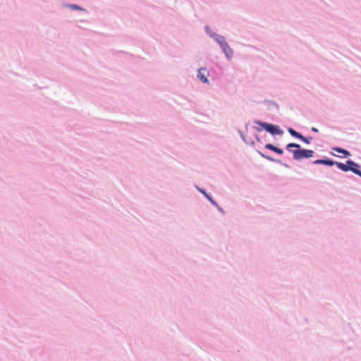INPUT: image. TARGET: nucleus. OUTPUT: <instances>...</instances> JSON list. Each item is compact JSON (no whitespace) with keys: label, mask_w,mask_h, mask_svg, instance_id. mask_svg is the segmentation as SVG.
I'll return each instance as SVG.
<instances>
[{"label":"nucleus","mask_w":361,"mask_h":361,"mask_svg":"<svg viewBox=\"0 0 361 361\" xmlns=\"http://www.w3.org/2000/svg\"><path fill=\"white\" fill-rule=\"evenodd\" d=\"M265 148L267 149L271 150V151H273V152H276V153H277L279 154H282L283 153V151L281 149L278 148V147H275L273 145L269 144V143L265 145Z\"/></svg>","instance_id":"nucleus-6"},{"label":"nucleus","mask_w":361,"mask_h":361,"mask_svg":"<svg viewBox=\"0 0 361 361\" xmlns=\"http://www.w3.org/2000/svg\"><path fill=\"white\" fill-rule=\"evenodd\" d=\"M288 133L293 137H295L298 139H300V136L302 135L301 134H300L299 133H298L297 131H295V130L292 129V128H289L288 129Z\"/></svg>","instance_id":"nucleus-11"},{"label":"nucleus","mask_w":361,"mask_h":361,"mask_svg":"<svg viewBox=\"0 0 361 361\" xmlns=\"http://www.w3.org/2000/svg\"><path fill=\"white\" fill-rule=\"evenodd\" d=\"M314 132H318L317 129L315 128H312V129Z\"/></svg>","instance_id":"nucleus-17"},{"label":"nucleus","mask_w":361,"mask_h":361,"mask_svg":"<svg viewBox=\"0 0 361 361\" xmlns=\"http://www.w3.org/2000/svg\"><path fill=\"white\" fill-rule=\"evenodd\" d=\"M336 166L342 170L343 171H350V166L348 165V164H343V163H341V162H336Z\"/></svg>","instance_id":"nucleus-8"},{"label":"nucleus","mask_w":361,"mask_h":361,"mask_svg":"<svg viewBox=\"0 0 361 361\" xmlns=\"http://www.w3.org/2000/svg\"><path fill=\"white\" fill-rule=\"evenodd\" d=\"M300 140L305 142L306 144H310V141L307 138L305 137L303 135H301Z\"/></svg>","instance_id":"nucleus-12"},{"label":"nucleus","mask_w":361,"mask_h":361,"mask_svg":"<svg viewBox=\"0 0 361 361\" xmlns=\"http://www.w3.org/2000/svg\"><path fill=\"white\" fill-rule=\"evenodd\" d=\"M287 149L294 147L297 149L293 150V159L295 160H300L304 158H310L313 157L314 151L311 149H300V145L295 143H289L287 145Z\"/></svg>","instance_id":"nucleus-1"},{"label":"nucleus","mask_w":361,"mask_h":361,"mask_svg":"<svg viewBox=\"0 0 361 361\" xmlns=\"http://www.w3.org/2000/svg\"><path fill=\"white\" fill-rule=\"evenodd\" d=\"M202 194H204L205 196L207 195L203 190H200Z\"/></svg>","instance_id":"nucleus-16"},{"label":"nucleus","mask_w":361,"mask_h":361,"mask_svg":"<svg viewBox=\"0 0 361 361\" xmlns=\"http://www.w3.org/2000/svg\"><path fill=\"white\" fill-rule=\"evenodd\" d=\"M260 154H261V156H262V157H264L265 159H268V160H271V161H272V160H273V159H272V158H271V157H268V156H265V155H264L262 153H260Z\"/></svg>","instance_id":"nucleus-15"},{"label":"nucleus","mask_w":361,"mask_h":361,"mask_svg":"<svg viewBox=\"0 0 361 361\" xmlns=\"http://www.w3.org/2000/svg\"><path fill=\"white\" fill-rule=\"evenodd\" d=\"M333 150H334L338 153L343 154L345 157L350 156V152L344 149H341L339 147H334V148H333Z\"/></svg>","instance_id":"nucleus-9"},{"label":"nucleus","mask_w":361,"mask_h":361,"mask_svg":"<svg viewBox=\"0 0 361 361\" xmlns=\"http://www.w3.org/2000/svg\"><path fill=\"white\" fill-rule=\"evenodd\" d=\"M224 52L225 53L226 56L229 58L231 57L233 55V50L229 47L227 43L224 44L221 47Z\"/></svg>","instance_id":"nucleus-7"},{"label":"nucleus","mask_w":361,"mask_h":361,"mask_svg":"<svg viewBox=\"0 0 361 361\" xmlns=\"http://www.w3.org/2000/svg\"><path fill=\"white\" fill-rule=\"evenodd\" d=\"M206 197L214 205H216V202L210 196L206 195Z\"/></svg>","instance_id":"nucleus-14"},{"label":"nucleus","mask_w":361,"mask_h":361,"mask_svg":"<svg viewBox=\"0 0 361 361\" xmlns=\"http://www.w3.org/2000/svg\"><path fill=\"white\" fill-rule=\"evenodd\" d=\"M215 39L221 45V47H222L224 44L226 43L225 42L224 37L222 36L216 35Z\"/></svg>","instance_id":"nucleus-10"},{"label":"nucleus","mask_w":361,"mask_h":361,"mask_svg":"<svg viewBox=\"0 0 361 361\" xmlns=\"http://www.w3.org/2000/svg\"><path fill=\"white\" fill-rule=\"evenodd\" d=\"M209 75V73L206 68H201L198 71L197 78L204 83H208L209 80L207 77Z\"/></svg>","instance_id":"nucleus-4"},{"label":"nucleus","mask_w":361,"mask_h":361,"mask_svg":"<svg viewBox=\"0 0 361 361\" xmlns=\"http://www.w3.org/2000/svg\"><path fill=\"white\" fill-rule=\"evenodd\" d=\"M70 7L72 8V9H75V10H82V8H80V6H77V5H75V4H72L70 6Z\"/></svg>","instance_id":"nucleus-13"},{"label":"nucleus","mask_w":361,"mask_h":361,"mask_svg":"<svg viewBox=\"0 0 361 361\" xmlns=\"http://www.w3.org/2000/svg\"><path fill=\"white\" fill-rule=\"evenodd\" d=\"M314 164H324L327 166L336 165V161L332 160L317 159L313 162Z\"/></svg>","instance_id":"nucleus-5"},{"label":"nucleus","mask_w":361,"mask_h":361,"mask_svg":"<svg viewBox=\"0 0 361 361\" xmlns=\"http://www.w3.org/2000/svg\"><path fill=\"white\" fill-rule=\"evenodd\" d=\"M255 123L272 135H279L282 133V131L280 130L277 126L272 124L263 123L261 121H256Z\"/></svg>","instance_id":"nucleus-2"},{"label":"nucleus","mask_w":361,"mask_h":361,"mask_svg":"<svg viewBox=\"0 0 361 361\" xmlns=\"http://www.w3.org/2000/svg\"><path fill=\"white\" fill-rule=\"evenodd\" d=\"M346 164L350 166V171L353 172L354 173L361 177V171L359 170L360 166L358 164L354 162L352 160H348L346 161Z\"/></svg>","instance_id":"nucleus-3"}]
</instances>
